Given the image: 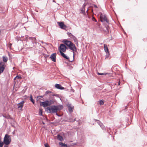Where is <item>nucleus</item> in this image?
<instances>
[{
    "instance_id": "1",
    "label": "nucleus",
    "mask_w": 147,
    "mask_h": 147,
    "mask_svg": "<svg viewBox=\"0 0 147 147\" xmlns=\"http://www.w3.org/2000/svg\"><path fill=\"white\" fill-rule=\"evenodd\" d=\"M26 38L27 44L31 48L36 47L37 45L36 39L35 37H29L28 36H26Z\"/></svg>"
},
{
    "instance_id": "2",
    "label": "nucleus",
    "mask_w": 147,
    "mask_h": 147,
    "mask_svg": "<svg viewBox=\"0 0 147 147\" xmlns=\"http://www.w3.org/2000/svg\"><path fill=\"white\" fill-rule=\"evenodd\" d=\"M47 100H46L41 102H40V105L41 106H42L43 107L45 108L46 107H49L51 106V105L54 104L55 100H53L52 98H50V96H49Z\"/></svg>"
},
{
    "instance_id": "3",
    "label": "nucleus",
    "mask_w": 147,
    "mask_h": 147,
    "mask_svg": "<svg viewBox=\"0 0 147 147\" xmlns=\"http://www.w3.org/2000/svg\"><path fill=\"white\" fill-rule=\"evenodd\" d=\"M68 48L70 50L73 51V60L70 61L69 60V62H72L74 61V57H75V53L74 52H76L77 51V48L76 47L75 44L73 43L72 42L70 43L68 47Z\"/></svg>"
},
{
    "instance_id": "4",
    "label": "nucleus",
    "mask_w": 147,
    "mask_h": 147,
    "mask_svg": "<svg viewBox=\"0 0 147 147\" xmlns=\"http://www.w3.org/2000/svg\"><path fill=\"white\" fill-rule=\"evenodd\" d=\"M45 111L49 113H56L57 111L55 107V105H52L47 107L45 109Z\"/></svg>"
},
{
    "instance_id": "5",
    "label": "nucleus",
    "mask_w": 147,
    "mask_h": 147,
    "mask_svg": "<svg viewBox=\"0 0 147 147\" xmlns=\"http://www.w3.org/2000/svg\"><path fill=\"white\" fill-rule=\"evenodd\" d=\"M50 94L49 95V96H50V98H52L53 100H55L54 99V96H56L57 97H59V95L57 94H55L53 93L52 92L49 90H47L46 91L45 94V95L47 96V94Z\"/></svg>"
},
{
    "instance_id": "6",
    "label": "nucleus",
    "mask_w": 147,
    "mask_h": 147,
    "mask_svg": "<svg viewBox=\"0 0 147 147\" xmlns=\"http://www.w3.org/2000/svg\"><path fill=\"white\" fill-rule=\"evenodd\" d=\"M11 139L10 136L6 134L5 135L3 139V142L4 144L6 145H9L11 143Z\"/></svg>"
},
{
    "instance_id": "7",
    "label": "nucleus",
    "mask_w": 147,
    "mask_h": 147,
    "mask_svg": "<svg viewBox=\"0 0 147 147\" xmlns=\"http://www.w3.org/2000/svg\"><path fill=\"white\" fill-rule=\"evenodd\" d=\"M100 21L102 22H106L107 24H109V21L107 19L105 15L101 13H100Z\"/></svg>"
},
{
    "instance_id": "8",
    "label": "nucleus",
    "mask_w": 147,
    "mask_h": 147,
    "mask_svg": "<svg viewBox=\"0 0 147 147\" xmlns=\"http://www.w3.org/2000/svg\"><path fill=\"white\" fill-rule=\"evenodd\" d=\"M104 47L105 51L106 53V55H105V59H106V58H107L108 57H109L110 55V53L109 52V49L107 47V45L105 44H104Z\"/></svg>"
},
{
    "instance_id": "9",
    "label": "nucleus",
    "mask_w": 147,
    "mask_h": 147,
    "mask_svg": "<svg viewBox=\"0 0 147 147\" xmlns=\"http://www.w3.org/2000/svg\"><path fill=\"white\" fill-rule=\"evenodd\" d=\"M57 24H58L59 28L61 29L65 30L67 26L65 25L64 22H57Z\"/></svg>"
},
{
    "instance_id": "10",
    "label": "nucleus",
    "mask_w": 147,
    "mask_h": 147,
    "mask_svg": "<svg viewBox=\"0 0 147 147\" xmlns=\"http://www.w3.org/2000/svg\"><path fill=\"white\" fill-rule=\"evenodd\" d=\"M65 45L63 44H60V46L58 48L60 53V52H65Z\"/></svg>"
},
{
    "instance_id": "11",
    "label": "nucleus",
    "mask_w": 147,
    "mask_h": 147,
    "mask_svg": "<svg viewBox=\"0 0 147 147\" xmlns=\"http://www.w3.org/2000/svg\"><path fill=\"white\" fill-rule=\"evenodd\" d=\"M4 66V63L1 61L0 62V74L3 72L5 69Z\"/></svg>"
},
{
    "instance_id": "12",
    "label": "nucleus",
    "mask_w": 147,
    "mask_h": 147,
    "mask_svg": "<svg viewBox=\"0 0 147 147\" xmlns=\"http://www.w3.org/2000/svg\"><path fill=\"white\" fill-rule=\"evenodd\" d=\"M56 53H52L50 57V58L51 59V60L54 62L56 61Z\"/></svg>"
},
{
    "instance_id": "13",
    "label": "nucleus",
    "mask_w": 147,
    "mask_h": 147,
    "mask_svg": "<svg viewBox=\"0 0 147 147\" xmlns=\"http://www.w3.org/2000/svg\"><path fill=\"white\" fill-rule=\"evenodd\" d=\"M24 101L22 100L18 104V108L20 109V110H22V109L24 106Z\"/></svg>"
},
{
    "instance_id": "14",
    "label": "nucleus",
    "mask_w": 147,
    "mask_h": 147,
    "mask_svg": "<svg viewBox=\"0 0 147 147\" xmlns=\"http://www.w3.org/2000/svg\"><path fill=\"white\" fill-rule=\"evenodd\" d=\"M55 107L57 112L60 111L63 108V107L62 105H55Z\"/></svg>"
},
{
    "instance_id": "15",
    "label": "nucleus",
    "mask_w": 147,
    "mask_h": 147,
    "mask_svg": "<svg viewBox=\"0 0 147 147\" xmlns=\"http://www.w3.org/2000/svg\"><path fill=\"white\" fill-rule=\"evenodd\" d=\"M55 87L56 88L61 90H62L65 89V88L62 86L61 84H56L55 85Z\"/></svg>"
},
{
    "instance_id": "16",
    "label": "nucleus",
    "mask_w": 147,
    "mask_h": 147,
    "mask_svg": "<svg viewBox=\"0 0 147 147\" xmlns=\"http://www.w3.org/2000/svg\"><path fill=\"white\" fill-rule=\"evenodd\" d=\"M62 42L68 47L69 45L70 44V43L71 42V41L69 40H66L65 39L63 40H62Z\"/></svg>"
},
{
    "instance_id": "17",
    "label": "nucleus",
    "mask_w": 147,
    "mask_h": 147,
    "mask_svg": "<svg viewBox=\"0 0 147 147\" xmlns=\"http://www.w3.org/2000/svg\"><path fill=\"white\" fill-rule=\"evenodd\" d=\"M63 52H60V53L61 55L64 58L68 60V61L69 60V57L67 56L65 54L63 53Z\"/></svg>"
},
{
    "instance_id": "18",
    "label": "nucleus",
    "mask_w": 147,
    "mask_h": 147,
    "mask_svg": "<svg viewBox=\"0 0 147 147\" xmlns=\"http://www.w3.org/2000/svg\"><path fill=\"white\" fill-rule=\"evenodd\" d=\"M67 106L69 111L70 113L72 112L73 111V109H74V107H71V105L69 104H68Z\"/></svg>"
},
{
    "instance_id": "19",
    "label": "nucleus",
    "mask_w": 147,
    "mask_h": 147,
    "mask_svg": "<svg viewBox=\"0 0 147 147\" xmlns=\"http://www.w3.org/2000/svg\"><path fill=\"white\" fill-rule=\"evenodd\" d=\"M105 29H104V31L105 32L106 34H108L109 32V27L107 24L105 25Z\"/></svg>"
},
{
    "instance_id": "20",
    "label": "nucleus",
    "mask_w": 147,
    "mask_h": 147,
    "mask_svg": "<svg viewBox=\"0 0 147 147\" xmlns=\"http://www.w3.org/2000/svg\"><path fill=\"white\" fill-rule=\"evenodd\" d=\"M57 139L60 141H62L63 139L62 136L60 134H58L57 136Z\"/></svg>"
},
{
    "instance_id": "21",
    "label": "nucleus",
    "mask_w": 147,
    "mask_h": 147,
    "mask_svg": "<svg viewBox=\"0 0 147 147\" xmlns=\"http://www.w3.org/2000/svg\"><path fill=\"white\" fill-rule=\"evenodd\" d=\"M67 34L70 37V38H72L74 39H76V37L75 36L73 35L71 33L67 32Z\"/></svg>"
},
{
    "instance_id": "22",
    "label": "nucleus",
    "mask_w": 147,
    "mask_h": 147,
    "mask_svg": "<svg viewBox=\"0 0 147 147\" xmlns=\"http://www.w3.org/2000/svg\"><path fill=\"white\" fill-rule=\"evenodd\" d=\"M59 146L61 147H67L68 146L67 144H65V143H63L62 142H59Z\"/></svg>"
},
{
    "instance_id": "23",
    "label": "nucleus",
    "mask_w": 147,
    "mask_h": 147,
    "mask_svg": "<svg viewBox=\"0 0 147 147\" xmlns=\"http://www.w3.org/2000/svg\"><path fill=\"white\" fill-rule=\"evenodd\" d=\"M97 74L99 75H108L109 76H111V74L110 73H100L99 72H98Z\"/></svg>"
},
{
    "instance_id": "24",
    "label": "nucleus",
    "mask_w": 147,
    "mask_h": 147,
    "mask_svg": "<svg viewBox=\"0 0 147 147\" xmlns=\"http://www.w3.org/2000/svg\"><path fill=\"white\" fill-rule=\"evenodd\" d=\"M30 101L32 102L33 104H35V101L34 99L33 98L31 94H30Z\"/></svg>"
},
{
    "instance_id": "25",
    "label": "nucleus",
    "mask_w": 147,
    "mask_h": 147,
    "mask_svg": "<svg viewBox=\"0 0 147 147\" xmlns=\"http://www.w3.org/2000/svg\"><path fill=\"white\" fill-rule=\"evenodd\" d=\"M3 61L4 62H7V61L8 60V58L6 56H3Z\"/></svg>"
},
{
    "instance_id": "26",
    "label": "nucleus",
    "mask_w": 147,
    "mask_h": 147,
    "mask_svg": "<svg viewBox=\"0 0 147 147\" xmlns=\"http://www.w3.org/2000/svg\"><path fill=\"white\" fill-rule=\"evenodd\" d=\"M2 116L5 118L8 119H11V118L10 116L9 115H3Z\"/></svg>"
},
{
    "instance_id": "27",
    "label": "nucleus",
    "mask_w": 147,
    "mask_h": 147,
    "mask_svg": "<svg viewBox=\"0 0 147 147\" xmlns=\"http://www.w3.org/2000/svg\"><path fill=\"white\" fill-rule=\"evenodd\" d=\"M43 111L42 109H40L39 111V115L40 116H44L43 115H42Z\"/></svg>"
},
{
    "instance_id": "28",
    "label": "nucleus",
    "mask_w": 147,
    "mask_h": 147,
    "mask_svg": "<svg viewBox=\"0 0 147 147\" xmlns=\"http://www.w3.org/2000/svg\"><path fill=\"white\" fill-rule=\"evenodd\" d=\"M100 127L103 130H105V128L104 125H103V124L102 123L101 125H100Z\"/></svg>"
},
{
    "instance_id": "29",
    "label": "nucleus",
    "mask_w": 147,
    "mask_h": 147,
    "mask_svg": "<svg viewBox=\"0 0 147 147\" xmlns=\"http://www.w3.org/2000/svg\"><path fill=\"white\" fill-rule=\"evenodd\" d=\"M87 4V3H84L83 4V5L82 7L81 8V9H83L85 10V7L86 6V5Z\"/></svg>"
},
{
    "instance_id": "30",
    "label": "nucleus",
    "mask_w": 147,
    "mask_h": 147,
    "mask_svg": "<svg viewBox=\"0 0 147 147\" xmlns=\"http://www.w3.org/2000/svg\"><path fill=\"white\" fill-rule=\"evenodd\" d=\"M80 10L81 11V12L84 15L86 14V13L84 9H80Z\"/></svg>"
},
{
    "instance_id": "31",
    "label": "nucleus",
    "mask_w": 147,
    "mask_h": 147,
    "mask_svg": "<svg viewBox=\"0 0 147 147\" xmlns=\"http://www.w3.org/2000/svg\"><path fill=\"white\" fill-rule=\"evenodd\" d=\"M22 78L19 75H17L14 78V80H16V79H19L21 78Z\"/></svg>"
},
{
    "instance_id": "32",
    "label": "nucleus",
    "mask_w": 147,
    "mask_h": 147,
    "mask_svg": "<svg viewBox=\"0 0 147 147\" xmlns=\"http://www.w3.org/2000/svg\"><path fill=\"white\" fill-rule=\"evenodd\" d=\"M104 101L103 100H99V104L100 105H102L104 104Z\"/></svg>"
},
{
    "instance_id": "33",
    "label": "nucleus",
    "mask_w": 147,
    "mask_h": 147,
    "mask_svg": "<svg viewBox=\"0 0 147 147\" xmlns=\"http://www.w3.org/2000/svg\"><path fill=\"white\" fill-rule=\"evenodd\" d=\"M4 144V142H2L0 139V147H2Z\"/></svg>"
},
{
    "instance_id": "34",
    "label": "nucleus",
    "mask_w": 147,
    "mask_h": 147,
    "mask_svg": "<svg viewBox=\"0 0 147 147\" xmlns=\"http://www.w3.org/2000/svg\"><path fill=\"white\" fill-rule=\"evenodd\" d=\"M45 94L43 95V96H37V98H36V99H37V100H39L40 99V98H39V97H40V98H43L44 96H45Z\"/></svg>"
},
{
    "instance_id": "35",
    "label": "nucleus",
    "mask_w": 147,
    "mask_h": 147,
    "mask_svg": "<svg viewBox=\"0 0 147 147\" xmlns=\"http://www.w3.org/2000/svg\"><path fill=\"white\" fill-rule=\"evenodd\" d=\"M107 84L109 86H110L111 87V89H112V86H113V85L111 83L107 82Z\"/></svg>"
},
{
    "instance_id": "36",
    "label": "nucleus",
    "mask_w": 147,
    "mask_h": 147,
    "mask_svg": "<svg viewBox=\"0 0 147 147\" xmlns=\"http://www.w3.org/2000/svg\"><path fill=\"white\" fill-rule=\"evenodd\" d=\"M96 121L100 125L102 123L101 121L98 120H96Z\"/></svg>"
},
{
    "instance_id": "37",
    "label": "nucleus",
    "mask_w": 147,
    "mask_h": 147,
    "mask_svg": "<svg viewBox=\"0 0 147 147\" xmlns=\"http://www.w3.org/2000/svg\"><path fill=\"white\" fill-rule=\"evenodd\" d=\"M92 19L93 21H94L95 22H97V20L93 16H92Z\"/></svg>"
},
{
    "instance_id": "38",
    "label": "nucleus",
    "mask_w": 147,
    "mask_h": 147,
    "mask_svg": "<svg viewBox=\"0 0 147 147\" xmlns=\"http://www.w3.org/2000/svg\"><path fill=\"white\" fill-rule=\"evenodd\" d=\"M107 132L109 134H110L111 135V134H110V128H107Z\"/></svg>"
},
{
    "instance_id": "39",
    "label": "nucleus",
    "mask_w": 147,
    "mask_h": 147,
    "mask_svg": "<svg viewBox=\"0 0 147 147\" xmlns=\"http://www.w3.org/2000/svg\"><path fill=\"white\" fill-rule=\"evenodd\" d=\"M69 120H70L69 121L70 122H73L76 121V119L75 118L74 119H69Z\"/></svg>"
},
{
    "instance_id": "40",
    "label": "nucleus",
    "mask_w": 147,
    "mask_h": 147,
    "mask_svg": "<svg viewBox=\"0 0 147 147\" xmlns=\"http://www.w3.org/2000/svg\"><path fill=\"white\" fill-rule=\"evenodd\" d=\"M88 8H87V10H86V12L87 14V15H88V18H90V17H89V15L88 14Z\"/></svg>"
},
{
    "instance_id": "41",
    "label": "nucleus",
    "mask_w": 147,
    "mask_h": 147,
    "mask_svg": "<svg viewBox=\"0 0 147 147\" xmlns=\"http://www.w3.org/2000/svg\"><path fill=\"white\" fill-rule=\"evenodd\" d=\"M45 147H50L47 143L45 144Z\"/></svg>"
},
{
    "instance_id": "42",
    "label": "nucleus",
    "mask_w": 147,
    "mask_h": 147,
    "mask_svg": "<svg viewBox=\"0 0 147 147\" xmlns=\"http://www.w3.org/2000/svg\"><path fill=\"white\" fill-rule=\"evenodd\" d=\"M56 113V115L58 117H61V115H59L58 113H57V112H56V113Z\"/></svg>"
},
{
    "instance_id": "43",
    "label": "nucleus",
    "mask_w": 147,
    "mask_h": 147,
    "mask_svg": "<svg viewBox=\"0 0 147 147\" xmlns=\"http://www.w3.org/2000/svg\"><path fill=\"white\" fill-rule=\"evenodd\" d=\"M80 1L82 2H85V3L88 0H80Z\"/></svg>"
},
{
    "instance_id": "44",
    "label": "nucleus",
    "mask_w": 147,
    "mask_h": 147,
    "mask_svg": "<svg viewBox=\"0 0 147 147\" xmlns=\"http://www.w3.org/2000/svg\"><path fill=\"white\" fill-rule=\"evenodd\" d=\"M68 48L67 47L65 46V51H66V49H68Z\"/></svg>"
},
{
    "instance_id": "45",
    "label": "nucleus",
    "mask_w": 147,
    "mask_h": 147,
    "mask_svg": "<svg viewBox=\"0 0 147 147\" xmlns=\"http://www.w3.org/2000/svg\"><path fill=\"white\" fill-rule=\"evenodd\" d=\"M65 63L67 65V66H70V64L67 62H65Z\"/></svg>"
},
{
    "instance_id": "46",
    "label": "nucleus",
    "mask_w": 147,
    "mask_h": 147,
    "mask_svg": "<svg viewBox=\"0 0 147 147\" xmlns=\"http://www.w3.org/2000/svg\"><path fill=\"white\" fill-rule=\"evenodd\" d=\"M49 55H46V54H45V57H49Z\"/></svg>"
},
{
    "instance_id": "47",
    "label": "nucleus",
    "mask_w": 147,
    "mask_h": 147,
    "mask_svg": "<svg viewBox=\"0 0 147 147\" xmlns=\"http://www.w3.org/2000/svg\"><path fill=\"white\" fill-rule=\"evenodd\" d=\"M76 145V144L75 143H72L71 144V146H74L75 145Z\"/></svg>"
},
{
    "instance_id": "48",
    "label": "nucleus",
    "mask_w": 147,
    "mask_h": 147,
    "mask_svg": "<svg viewBox=\"0 0 147 147\" xmlns=\"http://www.w3.org/2000/svg\"><path fill=\"white\" fill-rule=\"evenodd\" d=\"M8 145H6L5 144H4V147H8Z\"/></svg>"
},
{
    "instance_id": "49",
    "label": "nucleus",
    "mask_w": 147,
    "mask_h": 147,
    "mask_svg": "<svg viewBox=\"0 0 147 147\" xmlns=\"http://www.w3.org/2000/svg\"><path fill=\"white\" fill-rule=\"evenodd\" d=\"M37 45L36 46H36H38V45H39L40 46L41 45V44H40L38 42H37Z\"/></svg>"
},
{
    "instance_id": "50",
    "label": "nucleus",
    "mask_w": 147,
    "mask_h": 147,
    "mask_svg": "<svg viewBox=\"0 0 147 147\" xmlns=\"http://www.w3.org/2000/svg\"><path fill=\"white\" fill-rule=\"evenodd\" d=\"M94 6L95 8H97L98 7L96 5H95V4H94Z\"/></svg>"
},
{
    "instance_id": "51",
    "label": "nucleus",
    "mask_w": 147,
    "mask_h": 147,
    "mask_svg": "<svg viewBox=\"0 0 147 147\" xmlns=\"http://www.w3.org/2000/svg\"><path fill=\"white\" fill-rule=\"evenodd\" d=\"M44 119L45 120H46L47 121H48V119L47 117H45V118H44Z\"/></svg>"
},
{
    "instance_id": "52",
    "label": "nucleus",
    "mask_w": 147,
    "mask_h": 147,
    "mask_svg": "<svg viewBox=\"0 0 147 147\" xmlns=\"http://www.w3.org/2000/svg\"><path fill=\"white\" fill-rule=\"evenodd\" d=\"M112 84H113V86H115V85H117V84L115 83H112Z\"/></svg>"
},
{
    "instance_id": "53",
    "label": "nucleus",
    "mask_w": 147,
    "mask_h": 147,
    "mask_svg": "<svg viewBox=\"0 0 147 147\" xmlns=\"http://www.w3.org/2000/svg\"><path fill=\"white\" fill-rule=\"evenodd\" d=\"M42 123L43 124V125H45V122H43V121H42Z\"/></svg>"
},
{
    "instance_id": "54",
    "label": "nucleus",
    "mask_w": 147,
    "mask_h": 147,
    "mask_svg": "<svg viewBox=\"0 0 147 147\" xmlns=\"http://www.w3.org/2000/svg\"><path fill=\"white\" fill-rule=\"evenodd\" d=\"M120 84V81H119L118 82V85H119Z\"/></svg>"
},
{
    "instance_id": "55",
    "label": "nucleus",
    "mask_w": 147,
    "mask_h": 147,
    "mask_svg": "<svg viewBox=\"0 0 147 147\" xmlns=\"http://www.w3.org/2000/svg\"><path fill=\"white\" fill-rule=\"evenodd\" d=\"M53 2H54V3H56V1H54V0H53Z\"/></svg>"
},
{
    "instance_id": "56",
    "label": "nucleus",
    "mask_w": 147,
    "mask_h": 147,
    "mask_svg": "<svg viewBox=\"0 0 147 147\" xmlns=\"http://www.w3.org/2000/svg\"><path fill=\"white\" fill-rule=\"evenodd\" d=\"M124 33L125 34H126V33L125 32H124Z\"/></svg>"
},
{
    "instance_id": "57",
    "label": "nucleus",
    "mask_w": 147,
    "mask_h": 147,
    "mask_svg": "<svg viewBox=\"0 0 147 147\" xmlns=\"http://www.w3.org/2000/svg\"><path fill=\"white\" fill-rule=\"evenodd\" d=\"M12 133H13V134H14V131H13L12 132Z\"/></svg>"
},
{
    "instance_id": "58",
    "label": "nucleus",
    "mask_w": 147,
    "mask_h": 147,
    "mask_svg": "<svg viewBox=\"0 0 147 147\" xmlns=\"http://www.w3.org/2000/svg\"><path fill=\"white\" fill-rule=\"evenodd\" d=\"M1 34V30H0V35Z\"/></svg>"
},
{
    "instance_id": "59",
    "label": "nucleus",
    "mask_w": 147,
    "mask_h": 147,
    "mask_svg": "<svg viewBox=\"0 0 147 147\" xmlns=\"http://www.w3.org/2000/svg\"><path fill=\"white\" fill-rule=\"evenodd\" d=\"M41 42L42 43H43L44 42H43V41H42Z\"/></svg>"
},
{
    "instance_id": "60",
    "label": "nucleus",
    "mask_w": 147,
    "mask_h": 147,
    "mask_svg": "<svg viewBox=\"0 0 147 147\" xmlns=\"http://www.w3.org/2000/svg\"><path fill=\"white\" fill-rule=\"evenodd\" d=\"M106 89H105L104 90L105 91H106Z\"/></svg>"
},
{
    "instance_id": "61",
    "label": "nucleus",
    "mask_w": 147,
    "mask_h": 147,
    "mask_svg": "<svg viewBox=\"0 0 147 147\" xmlns=\"http://www.w3.org/2000/svg\"><path fill=\"white\" fill-rule=\"evenodd\" d=\"M25 97L26 96V95H25Z\"/></svg>"
},
{
    "instance_id": "62",
    "label": "nucleus",
    "mask_w": 147,
    "mask_h": 147,
    "mask_svg": "<svg viewBox=\"0 0 147 147\" xmlns=\"http://www.w3.org/2000/svg\"><path fill=\"white\" fill-rule=\"evenodd\" d=\"M4 120L5 121H6V120H5L4 119Z\"/></svg>"
},
{
    "instance_id": "63",
    "label": "nucleus",
    "mask_w": 147,
    "mask_h": 147,
    "mask_svg": "<svg viewBox=\"0 0 147 147\" xmlns=\"http://www.w3.org/2000/svg\"><path fill=\"white\" fill-rule=\"evenodd\" d=\"M13 69H14V67H13Z\"/></svg>"
}]
</instances>
